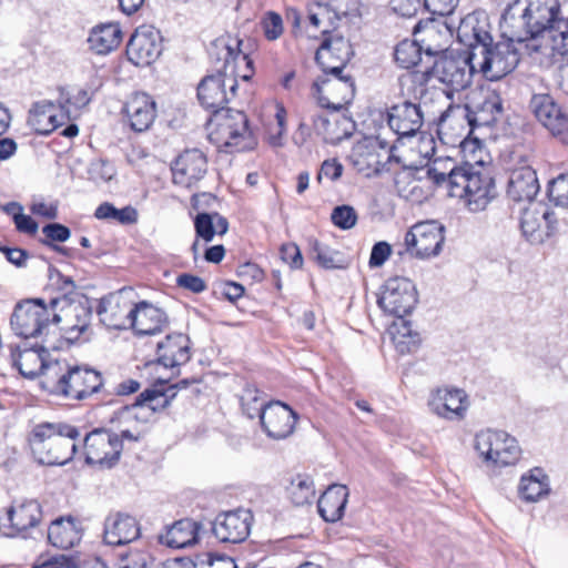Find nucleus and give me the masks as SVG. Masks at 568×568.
Returning <instances> with one entry per match:
<instances>
[{"label":"nucleus","mask_w":568,"mask_h":568,"mask_svg":"<svg viewBox=\"0 0 568 568\" xmlns=\"http://www.w3.org/2000/svg\"><path fill=\"white\" fill-rule=\"evenodd\" d=\"M417 301L415 284L407 277L395 276L383 285L377 304L385 313L402 321L412 313Z\"/></svg>","instance_id":"nucleus-13"},{"label":"nucleus","mask_w":568,"mask_h":568,"mask_svg":"<svg viewBox=\"0 0 568 568\" xmlns=\"http://www.w3.org/2000/svg\"><path fill=\"white\" fill-rule=\"evenodd\" d=\"M503 100L495 91H487L478 102L465 104L463 114L467 119L470 132L477 126H491L501 116Z\"/></svg>","instance_id":"nucleus-29"},{"label":"nucleus","mask_w":568,"mask_h":568,"mask_svg":"<svg viewBox=\"0 0 568 568\" xmlns=\"http://www.w3.org/2000/svg\"><path fill=\"white\" fill-rule=\"evenodd\" d=\"M79 436L80 432L73 425L63 422H41L32 427L28 443L39 464L62 466L75 455L74 440Z\"/></svg>","instance_id":"nucleus-3"},{"label":"nucleus","mask_w":568,"mask_h":568,"mask_svg":"<svg viewBox=\"0 0 568 568\" xmlns=\"http://www.w3.org/2000/svg\"><path fill=\"white\" fill-rule=\"evenodd\" d=\"M264 36L267 40H276L283 33V20L282 17L274 12H267L266 17L262 21Z\"/></svg>","instance_id":"nucleus-60"},{"label":"nucleus","mask_w":568,"mask_h":568,"mask_svg":"<svg viewBox=\"0 0 568 568\" xmlns=\"http://www.w3.org/2000/svg\"><path fill=\"white\" fill-rule=\"evenodd\" d=\"M122 41V31L119 23H103L95 26L89 34L90 50L103 55L115 50Z\"/></svg>","instance_id":"nucleus-42"},{"label":"nucleus","mask_w":568,"mask_h":568,"mask_svg":"<svg viewBox=\"0 0 568 568\" xmlns=\"http://www.w3.org/2000/svg\"><path fill=\"white\" fill-rule=\"evenodd\" d=\"M162 37L152 26L135 29L126 45L128 60L136 67H148L161 55Z\"/></svg>","instance_id":"nucleus-18"},{"label":"nucleus","mask_w":568,"mask_h":568,"mask_svg":"<svg viewBox=\"0 0 568 568\" xmlns=\"http://www.w3.org/2000/svg\"><path fill=\"white\" fill-rule=\"evenodd\" d=\"M448 195L464 200L470 211L479 212L494 199L495 182L483 168L478 170L466 162L453 174Z\"/></svg>","instance_id":"nucleus-7"},{"label":"nucleus","mask_w":568,"mask_h":568,"mask_svg":"<svg viewBox=\"0 0 568 568\" xmlns=\"http://www.w3.org/2000/svg\"><path fill=\"white\" fill-rule=\"evenodd\" d=\"M194 229L197 239L211 242L215 235L213 213H199L194 219Z\"/></svg>","instance_id":"nucleus-55"},{"label":"nucleus","mask_w":568,"mask_h":568,"mask_svg":"<svg viewBox=\"0 0 568 568\" xmlns=\"http://www.w3.org/2000/svg\"><path fill=\"white\" fill-rule=\"evenodd\" d=\"M62 291L61 295L50 301L52 322L60 324V331L68 342L74 343L90 331L93 306L88 296L75 291L72 278H64Z\"/></svg>","instance_id":"nucleus-5"},{"label":"nucleus","mask_w":568,"mask_h":568,"mask_svg":"<svg viewBox=\"0 0 568 568\" xmlns=\"http://www.w3.org/2000/svg\"><path fill=\"white\" fill-rule=\"evenodd\" d=\"M392 253V246L385 242L381 241L373 245L371 256H369V266L372 268L382 266Z\"/></svg>","instance_id":"nucleus-62"},{"label":"nucleus","mask_w":568,"mask_h":568,"mask_svg":"<svg viewBox=\"0 0 568 568\" xmlns=\"http://www.w3.org/2000/svg\"><path fill=\"white\" fill-rule=\"evenodd\" d=\"M143 395L144 390L136 396L133 404L122 406L120 409L115 410L111 417V423L118 422L123 424L133 420L136 423H145L153 413L166 408L160 406L162 405V400L160 398L145 400L142 397Z\"/></svg>","instance_id":"nucleus-41"},{"label":"nucleus","mask_w":568,"mask_h":568,"mask_svg":"<svg viewBox=\"0 0 568 568\" xmlns=\"http://www.w3.org/2000/svg\"><path fill=\"white\" fill-rule=\"evenodd\" d=\"M499 40L494 42L493 37L485 30L474 29V52L481 55L478 62L479 71L490 81L499 80L511 73L520 62L524 50H530L525 40L508 36L499 26Z\"/></svg>","instance_id":"nucleus-2"},{"label":"nucleus","mask_w":568,"mask_h":568,"mask_svg":"<svg viewBox=\"0 0 568 568\" xmlns=\"http://www.w3.org/2000/svg\"><path fill=\"white\" fill-rule=\"evenodd\" d=\"M114 173L113 165L102 159L92 161L88 169L89 180L95 183L110 181Z\"/></svg>","instance_id":"nucleus-56"},{"label":"nucleus","mask_w":568,"mask_h":568,"mask_svg":"<svg viewBox=\"0 0 568 568\" xmlns=\"http://www.w3.org/2000/svg\"><path fill=\"white\" fill-rule=\"evenodd\" d=\"M243 413L251 419L258 417L261 419L262 409L266 408V405L258 396V390L246 389L241 398Z\"/></svg>","instance_id":"nucleus-51"},{"label":"nucleus","mask_w":568,"mask_h":568,"mask_svg":"<svg viewBox=\"0 0 568 568\" xmlns=\"http://www.w3.org/2000/svg\"><path fill=\"white\" fill-rule=\"evenodd\" d=\"M215 564L225 565V568H236L233 559L227 556H215L212 552L197 554L193 560V568H213Z\"/></svg>","instance_id":"nucleus-58"},{"label":"nucleus","mask_w":568,"mask_h":568,"mask_svg":"<svg viewBox=\"0 0 568 568\" xmlns=\"http://www.w3.org/2000/svg\"><path fill=\"white\" fill-rule=\"evenodd\" d=\"M445 227L437 221H425L413 225L405 234L406 252L425 260L437 256L445 241Z\"/></svg>","instance_id":"nucleus-15"},{"label":"nucleus","mask_w":568,"mask_h":568,"mask_svg":"<svg viewBox=\"0 0 568 568\" xmlns=\"http://www.w3.org/2000/svg\"><path fill=\"white\" fill-rule=\"evenodd\" d=\"M104 386L102 374L88 365L70 366L65 361H54L45 374L47 392L73 400L102 396Z\"/></svg>","instance_id":"nucleus-4"},{"label":"nucleus","mask_w":568,"mask_h":568,"mask_svg":"<svg viewBox=\"0 0 568 568\" xmlns=\"http://www.w3.org/2000/svg\"><path fill=\"white\" fill-rule=\"evenodd\" d=\"M253 515L247 509L219 514L212 523V532L221 542L240 544L251 532Z\"/></svg>","instance_id":"nucleus-20"},{"label":"nucleus","mask_w":568,"mask_h":568,"mask_svg":"<svg viewBox=\"0 0 568 568\" xmlns=\"http://www.w3.org/2000/svg\"><path fill=\"white\" fill-rule=\"evenodd\" d=\"M176 285L192 293L199 294L207 288L205 281L191 273H182L176 277Z\"/></svg>","instance_id":"nucleus-61"},{"label":"nucleus","mask_w":568,"mask_h":568,"mask_svg":"<svg viewBox=\"0 0 568 568\" xmlns=\"http://www.w3.org/2000/svg\"><path fill=\"white\" fill-rule=\"evenodd\" d=\"M200 528L201 524L191 518L176 520L159 535V542L175 549L192 546L199 540Z\"/></svg>","instance_id":"nucleus-36"},{"label":"nucleus","mask_w":568,"mask_h":568,"mask_svg":"<svg viewBox=\"0 0 568 568\" xmlns=\"http://www.w3.org/2000/svg\"><path fill=\"white\" fill-rule=\"evenodd\" d=\"M47 339L42 338L41 343L36 342L32 345L22 343L14 347L11 346V359L13 366L19 373L29 379H33L39 375L42 376L41 385L45 389V374L53 362L47 363L44 354H48Z\"/></svg>","instance_id":"nucleus-17"},{"label":"nucleus","mask_w":568,"mask_h":568,"mask_svg":"<svg viewBox=\"0 0 568 568\" xmlns=\"http://www.w3.org/2000/svg\"><path fill=\"white\" fill-rule=\"evenodd\" d=\"M83 442L88 465L111 469L118 464L123 450V444L118 434L105 428H95L85 435Z\"/></svg>","instance_id":"nucleus-12"},{"label":"nucleus","mask_w":568,"mask_h":568,"mask_svg":"<svg viewBox=\"0 0 568 568\" xmlns=\"http://www.w3.org/2000/svg\"><path fill=\"white\" fill-rule=\"evenodd\" d=\"M559 0H514L500 18L505 32L527 43L548 34L554 40L568 36V18L561 16Z\"/></svg>","instance_id":"nucleus-1"},{"label":"nucleus","mask_w":568,"mask_h":568,"mask_svg":"<svg viewBox=\"0 0 568 568\" xmlns=\"http://www.w3.org/2000/svg\"><path fill=\"white\" fill-rule=\"evenodd\" d=\"M140 387L141 385L138 381L129 378L115 385L112 390L106 389L104 386L100 399L104 404L111 405L115 403L112 396L131 395L136 393L140 389Z\"/></svg>","instance_id":"nucleus-52"},{"label":"nucleus","mask_w":568,"mask_h":568,"mask_svg":"<svg viewBox=\"0 0 568 568\" xmlns=\"http://www.w3.org/2000/svg\"><path fill=\"white\" fill-rule=\"evenodd\" d=\"M81 538L80 523L71 516L54 519L48 528V541L55 548L70 549L78 545Z\"/></svg>","instance_id":"nucleus-38"},{"label":"nucleus","mask_w":568,"mask_h":568,"mask_svg":"<svg viewBox=\"0 0 568 568\" xmlns=\"http://www.w3.org/2000/svg\"><path fill=\"white\" fill-rule=\"evenodd\" d=\"M297 419V413L287 404L273 400L262 409L261 426L270 438L285 439L293 434Z\"/></svg>","instance_id":"nucleus-23"},{"label":"nucleus","mask_w":568,"mask_h":568,"mask_svg":"<svg viewBox=\"0 0 568 568\" xmlns=\"http://www.w3.org/2000/svg\"><path fill=\"white\" fill-rule=\"evenodd\" d=\"M129 314L130 326L139 336L158 334L169 324L166 313L146 301L135 304Z\"/></svg>","instance_id":"nucleus-30"},{"label":"nucleus","mask_w":568,"mask_h":568,"mask_svg":"<svg viewBox=\"0 0 568 568\" xmlns=\"http://www.w3.org/2000/svg\"><path fill=\"white\" fill-rule=\"evenodd\" d=\"M394 59L403 69L416 67L422 60V47L413 40H404L396 45Z\"/></svg>","instance_id":"nucleus-49"},{"label":"nucleus","mask_w":568,"mask_h":568,"mask_svg":"<svg viewBox=\"0 0 568 568\" xmlns=\"http://www.w3.org/2000/svg\"><path fill=\"white\" fill-rule=\"evenodd\" d=\"M315 132L326 143L336 145L353 135L356 124L351 116L333 111L328 114L314 113L311 116Z\"/></svg>","instance_id":"nucleus-25"},{"label":"nucleus","mask_w":568,"mask_h":568,"mask_svg":"<svg viewBox=\"0 0 568 568\" xmlns=\"http://www.w3.org/2000/svg\"><path fill=\"white\" fill-rule=\"evenodd\" d=\"M539 189L536 171L530 164L525 163L510 171L507 195L513 201H532Z\"/></svg>","instance_id":"nucleus-34"},{"label":"nucleus","mask_w":568,"mask_h":568,"mask_svg":"<svg viewBox=\"0 0 568 568\" xmlns=\"http://www.w3.org/2000/svg\"><path fill=\"white\" fill-rule=\"evenodd\" d=\"M475 448L485 462L499 467L515 465L521 455L517 439L504 430H481L475 437Z\"/></svg>","instance_id":"nucleus-11"},{"label":"nucleus","mask_w":568,"mask_h":568,"mask_svg":"<svg viewBox=\"0 0 568 568\" xmlns=\"http://www.w3.org/2000/svg\"><path fill=\"white\" fill-rule=\"evenodd\" d=\"M53 311L42 298H28L16 304L10 317V325L16 335L29 339L48 334L53 325Z\"/></svg>","instance_id":"nucleus-8"},{"label":"nucleus","mask_w":568,"mask_h":568,"mask_svg":"<svg viewBox=\"0 0 568 568\" xmlns=\"http://www.w3.org/2000/svg\"><path fill=\"white\" fill-rule=\"evenodd\" d=\"M476 58L477 53L473 49L463 52H443L435 58L430 68L420 73L418 82L426 84L432 79H436L452 92L463 91L473 82L476 73Z\"/></svg>","instance_id":"nucleus-6"},{"label":"nucleus","mask_w":568,"mask_h":568,"mask_svg":"<svg viewBox=\"0 0 568 568\" xmlns=\"http://www.w3.org/2000/svg\"><path fill=\"white\" fill-rule=\"evenodd\" d=\"M314 95L321 108L341 111L355 95V82L351 75L323 73L313 83Z\"/></svg>","instance_id":"nucleus-14"},{"label":"nucleus","mask_w":568,"mask_h":568,"mask_svg":"<svg viewBox=\"0 0 568 568\" xmlns=\"http://www.w3.org/2000/svg\"><path fill=\"white\" fill-rule=\"evenodd\" d=\"M548 195L557 205L568 206V174H560L549 182Z\"/></svg>","instance_id":"nucleus-54"},{"label":"nucleus","mask_w":568,"mask_h":568,"mask_svg":"<svg viewBox=\"0 0 568 568\" xmlns=\"http://www.w3.org/2000/svg\"><path fill=\"white\" fill-rule=\"evenodd\" d=\"M42 233L45 235V239L40 240V243L45 245V242L55 243V242H65L71 236V231L68 226L61 223H49L42 227Z\"/></svg>","instance_id":"nucleus-59"},{"label":"nucleus","mask_w":568,"mask_h":568,"mask_svg":"<svg viewBox=\"0 0 568 568\" xmlns=\"http://www.w3.org/2000/svg\"><path fill=\"white\" fill-rule=\"evenodd\" d=\"M141 536V527L135 517L122 513H110L104 520L103 541L109 546H123Z\"/></svg>","instance_id":"nucleus-28"},{"label":"nucleus","mask_w":568,"mask_h":568,"mask_svg":"<svg viewBox=\"0 0 568 568\" xmlns=\"http://www.w3.org/2000/svg\"><path fill=\"white\" fill-rule=\"evenodd\" d=\"M353 55L352 45L343 36H328L315 53V61L323 73L339 74Z\"/></svg>","instance_id":"nucleus-22"},{"label":"nucleus","mask_w":568,"mask_h":568,"mask_svg":"<svg viewBox=\"0 0 568 568\" xmlns=\"http://www.w3.org/2000/svg\"><path fill=\"white\" fill-rule=\"evenodd\" d=\"M432 412L449 420L464 418L469 406L468 396L460 388H437L428 400Z\"/></svg>","instance_id":"nucleus-27"},{"label":"nucleus","mask_w":568,"mask_h":568,"mask_svg":"<svg viewBox=\"0 0 568 568\" xmlns=\"http://www.w3.org/2000/svg\"><path fill=\"white\" fill-rule=\"evenodd\" d=\"M357 213L351 205L335 206L331 214L332 223L341 230H349L357 223Z\"/></svg>","instance_id":"nucleus-50"},{"label":"nucleus","mask_w":568,"mask_h":568,"mask_svg":"<svg viewBox=\"0 0 568 568\" xmlns=\"http://www.w3.org/2000/svg\"><path fill=\"white\" fill-rule=\"evenodd\" d=\"M396 146L376 139L365 145V151L359 153V159L366 163L368 170L375 175L395 171V166L405 168L399 156L395 154Z\"/></svg>","instance_id":"nucleus-31"},{"label":"nucleus","mask_w":568,"mask_h":568,"mask_svg":"<svg viewBox=\"0 0 568 568\" xmlns=\"http://www.w3.org/2000/svg\"><path fill=\"white\" fill-rule=\"evenodd\" d=\"M8 518L11 531L4 532V535L26 538L28 530L36 527L41 521L42 507L34 499L24 500L8 510Z\"/></svg>","instance_id":"nucleus-35"},{"label":"nucleus","mask_w":568,"mask_h":568,"mask_svg":"<svg viewBox=\"0 0 568 568\" xmlns=\"http://www.w3.org/2000/svg\"><path fill=\"white\" fill-rule=\"evenodd\" d=\"M347 498L348 489L345 485H331L318 498V514L327 523L338 521L344 515Z\"/></svg>","instance_id":"nucleus-39"},{"label":"nucleus","mask_w":568,"mask_h":568,"mask_svg":"<svg viewBox=\"0 0 568 568\" xmlns=\"http://www.w3.org/2000/svg\"><path fill=\"white\" fill-rule=\"evenodd\" d=\"M394 328L393 341L398 353L402 355L410 354L419 348L422 344L420 335L412 328L409 321L402 320L394 324Z\"/></svg>","instance_id":"nucleus-44"},{"label":"nucleus","mask_w":568,"mask_h":568,"mask_svg":"<svg viewBox=\"0 0 568 568\" xmlns=\"http://www.w3.org/2000/svg\"><path fill=\"white\" fill-rule=\"evenodd\" d=\"M242 43L241 39L231 37H220L212 42L209 54L216 73L227 77L226 72L231 69L230 77H240L244 81L252 78L253 60L241 49Z\"/></svg>","instance_id":"nucleus-10"},{"label":"nucleus","mask_w":568,"mask_h":568,"mask_svg":"<svg viewBox=\"0 0 568 568\" xmlns=\"http://www.w3.org/2000/svg\"><path fill=\"white\" fill-rule=\"evenodd\" d=\"M191 341L186 334L172 333L158 343V363L164 367H176L187 363L191 358Z\"/></svg>","instance_id":"nucleus-33"},{"label":"nucleus","mask_w":568,"mask_h":568,"mask_svg":"<svg viewBox=\"0 0 568 568\" xmlns=\"http://www.w3.org/2000/svg\"><path fill=\"white\" fill-rule=\"evenodd\" d=\"M130 128L135 132L146 131L156 116V104L151 95L144 92L133 93L123 106Z\"/></svg>","instance_id":"nucleus-32"},{"label":"nucleus","mask_w":568,"mask_h":568,"mask_svg":"<svg viewBox=\"0 0 568 568\" xmlns=\"http://www.w3.org/2000/svg\"><path fill=\"white\" fill-rule=\"evenodd\" d=\"M331 9L327 3L314 2L307 6V20L314 28H318L324 18H329Z\"/></svg>","instance_id":"nucleus-64"},{"label":"nucleus","mask_w":568,"mask_h":568,"mask_svg":"<svg viewBox=\"0 0 568 568\" xmlns=\"http://www.w3.org/2000/svg\"><path fill=\"white\" fill-rule=\"evenodd\" d=\"M236 89L237 82L234 77H225L221 72L206 75L197 85V100L204 109L213 113L225 109Z\"/></svg>","instance_id":"nucleus-19"},{"label":"nucleus","mask_w":568,"mask_h":568,"mask_svg":"<svg viewBox=\"0 0 568 568\" xmlns=\"http://www.w3.org/2000/svg\"><path fill=\"white\" fill-rule=\"evenodd\" d=\"M550 491L549 477L540 467H535L520 478L518 493L525 501H537Z\"/></svg>","instance_id":"nucleus-43"},{"label":"nucleus","mask_w":568,"mask_h":568,"mask_svg":"<svg viewBox=\"0 0 568 568\" xmlns=\"http://www.w3.org/2000/svg\"><path fill=\"white\" fill-rule=\"evenodd\" d=\"M312 258L325 270L343 268L345 261L343 255L317 240L311 242Z\"/></svg>","instance_id":"nucleus-47"},{"label":"nucleus","mask_w":568,"mask_h":568,"mask_svg":"<svg viewBox=\"0 0 568 568\" xmlns=\"http://www.w3.org/2000/svg\"><path fill=\"white\" fill-rule=\"evenodd\" d=\"M286 491L295 506L310 505L315 497L314 481L308 475H296L292 478Z\"/></svg>","instance_id":"nucleus-46"},{"label":"nucleus","mask_w":568,"mask_h":568,"mask_svg":"<svg viewBox=\"0 0 568 568\" xmlns=\"http://www.w3.org/2000/svg\"><path fill=\"white\" fill-rule=\"evenodd\" d=\"M119 568H149L150 555L143 549H130L119 554Z\"/></svg>","instance_id":"nucleus-53"},{"label":"nucleus","mask_w":568,"mask_h":568,"mask_svg":"<svg viewBox=\"0 0 568 568\" xmlns=\"http://www.w3.org/2000/svg\"><path fill=\"white\" fill-rule=\"evenodd\" d=\"M94 216L98 220H112L129 225L138 221V211L131 205L116 209L112 203L104 202L97 207Z\"/></svg>","instance_id":"nucleus-48"},{"label":"nucleus","mask_w":568,"mask_h":568,"mask_svg":"<svg viewBox=\"0 0 568 568\" xmlns=\"http://www.w3.org/2000/svg\"><path fill=\"white\" fill-rule=\"evenodd\" d=\"M129 305L115 294H109L99 301L97 314L100 322L110 329H124L130 324Z\"/></svg>","instance_id":"nucleus-37"},{"label":"nucleus","mask_w":568,"mask_h":568,"mask_svg":"<svg viewBox=\"0 0 568 568\" xmlns=\"http://www.w3.org/2000/svg\"><path fill=\"white\" fill-rule=\"evenodd\" d=\"M65 116L54 113V104L43 100L32 104L27 119L28 125L40 135H49L55 129L61 126Z\"/></svg>","instance_id":"nucleus-40"},{"label":"nucleus","mask_w":568,"mask_h":568,"mask_svg":"<svg viewBox=\"0 0 568 568\" xmlns=\"http://www.w3.org/2000/svg\"><path fill=\"white\" fill-rule=\"evenodd\" d=\"M520 227L529 243L542 244L558 232V219L554 211L540 205L523 212Z\"/></svg>","instance_id":"nucleus-21"},{"label":"nucleus","mask_w":568,"mask_h":568,"mask_svg":"<svg viewBox=\"0 0 568 568\" xmlns=\"http://www.w3.org/2000/svg\"><path fill=\"white\" fill-rule=\"evenodd\" d=\"M528 106L552 136L568 144V115L549 93L532 94Z\"/></svg>","instance_id":"nucleus-16"},{"label":"nucleus","mask_w":568,"mask_h":568,"mask_svg":"<svg viewBox=\"0 0 568 568\" xmlns=\"http://www.w3.org/2000/svg\"><path fill=\"white\" fill-rule=\"evenodd\" d=\"M342 163L336 159H327L322 163L316 180L321 182L323 178H327L331 181H336L342 176Z\"/></svg>","instance_id":"nucleus-63"},{"label":"nucleus","mask_w":568,"mask_h":568,"mask_svg":"<svg viewBox=\"0 0 568 568\" xmlns=\"http://www.w3.org/2000/svg\"><path fill=\"white\" fill-rule=\"evenodd\" d=\"M206 156L199 149L186 150L174 161L172 181L175 185L192 187L206 173Z\"/></svg>","instance_id":"nucleus-26"},{"label":"nucleus","mask_w":568,"mask_h":568,"mask_svg":"<svg viewBox=\"0 0 568 568\" xmlns=\"http://www.w3.org/2000/svg\"><path fill=\"white\" fill-rule=\"evenodd\" d=\"M210 122L216 125L215 133L224 146L236 152L254 148L255 140L244 112L230 108L217 110L211 115Z\"/></svg>","instance_id":"nucleus-9"},{"label":"nucleus","mask_w":568,"mask_h":568,"mask_svg":"<svg viewBox=\"0 0 568 568\" xmlns=\"http://www.w3.org/2000/svg\"><path fill=\"white\" fill-rule=\"evenodd\" d=\"M459 169L453 159L439 158L427 165L426 175L437 187H445L449 192L452 176L459 172Z\"/></svg>","instance_id":"nucleus-45"},{"label":"nucleus","mask_w":568,"mask_h":568,"mask_svg":"<svg viewBox=\"0 0 568 568\" xmlns=\"http://www.w3.org/2000/svg\"><path fill=\"white\" fill-rule=\"evenodd\" d=\"M425 114L420 103L404 99L387 111L389 128L399 136H414L422 129Z\"/></svg>","instance_id":"nucleus-24"},{"label":"nucleus","mask_w":568,"mask_h":568,"mask_svg":"<svg viewBox=\"0 0 568 568\" xmlns=\"http://www.w3.org/2000/svg\"><path fill=\"white\" fill-rule=\"evenodd\" d=\"M176 386L170 385L164 387L163 384L154 385L152 388L144 389V395L142 396L145 400H154V398H160L162 400V407H168L171 402L175 398L178 393Z\"/></svg>","instance_id":"nucleus-57"}]
</instances>
